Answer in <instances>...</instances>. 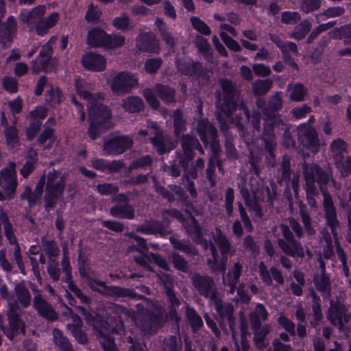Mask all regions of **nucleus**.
Here are the masks:
<instances>
[{
  "label": "nucleus",
  "mask_w": 351,
  "mask_h": 351,
  "mask_svg": "<svg viewBox=\"0 0 351 351\" xmlns=\"http://www.w3.org/2000/svg\"><path fill=\"white\" fill-rule=\"evenodd\" d=\"M312 24L310 21L305 19L294 27L290 37L295 40H302L310 32Z\"/></svg>",
  "instance_id": "41"
},
{
  "label": "nucleus",
  "mask_w": 351,
  "mask_h": 351,
  "mask_svg": "<svg viewBox=\"0 0 351 351\" xmlns=\"http://www.w3.org/2000/svg\"><path fill=\"white\" fill-rule=\"evenodd\" d=\"M125 38L121 34L108 35L106 40V45L104 47L108 49H116L123 46L125 43Z\"/></svg>",
  "instance_id": "59"
},
{
  "label": "nucleus",
  "mask_w": 351,
  "mask_h": 351,
  "mask_svg": "<svg viewBox=\"0 0 351 351\" xmlns=\"http://www.w3.org/2000/svg\"><path fill=\"white\" fill-rule=\"evenodd\" d=\"M191 283L195 291L202 297L210 301L218 297V290L214 279L208 275L195 273L191 276Z\"/></svg>",
  "instance_id": "9"
},
{
  "label": "nucleus",
  "mask_w": 351,
  "mask_h": 351,
  "mask_svg": "<svg viewBox=\"0 0 351 351\" xmlns=\"http://www.w3.org/2000/svg\"><path fill=\"white\" fill-rule=\"evenodd\" d=\"M174 135L178 138L182 134L186 131V121L184 119V114L181 110L177 109L173 115Z\"/></svg>",
  "instance_id": "44"
},
{
  "label": "nucleus",
  "mask_w": 351,
  "mask_h": 351,
  "mask_svg": "<svg viewBox=\"0 0 351 351\" xmlns=\"http://www.w3.org/2000/svg\"><path fill=\"white\" fill-rule=\"evenodd\" d=\"M138 86V78L128 71L117 73L112 78L110 85L112 90L121 94H127Z\"/></svg>",
  "instance_id": "13"
},
{
  "label": "nucleus",
  "mask_w": 351,
  "mask_h": 351,
  "mask_svg": "<svg viewBox=\"0 0 351 351\" xmlns=\"http://www.w3.org/2000/svg\"><path fill=\"white\" fill-rule=\"evenodd\" d=\"M155 25L157 27L162 40L170 48H174L177 43L176 38L169 31L163 20L160 18H157L155 21Z\"/></svg>",
  "instance_id": "35"
},
{
  "label": "nucleus",
  "mask_w": 351,
  "mask_h": 351,
  "mask_svg": "<svg viewBox=\"0 0 351 351\" xmlns=\"http://www.w3.org/2000/svg\"><path fill=\"white\" fill-rule=\"evenodd\" d=\"M302 168L305 180L304 188L306 192L308 204L312 208L317 207V203L315 199V196L319 195L318 189L315 186V182H317L324 196L323 207L325 213L326 221L327 222V216H328V212L329 210L334 212L335 218H337L332 197L325 189V186L327 185L329 182L331 181L335 183L330 169H328L327 170H324L317 164L306 163V162L302 163Z\"/></svg>",
  "instance_id": "2"
},
{
  "label": "nucleus",
  "mask_w": 351,
  "mask_h": 351,
  "mask_svg": "<svg viewBox=\"0 0 351 351\" xmlns=\"http://www.w3.org/2000/svg\"><path fill=\"white\" fill-rule=\"evenodd\" d=\"M330 149L334 158L339 162L343 159V154L347 149V145L343 139L337 138L332 142Z\"/></svg>",
  "instance_id": "49"
},
{
  "label": "nucleus",
  "mask_w": 351,
  "mask_h": 351,
  "mask_svg": "<svg viewBox=\"0 0 351 351\" xmlns=\"http://www.w3.org/2000/svg\"><path fill=\"white\" fill-rule=\"evenodd\" d=\"M328 215L327 225L329 226L333 236L338 258L341 261V265L347 264V254L341 247L340 243L338 241V233L337 230L340 227V222L337 218H335V213L332 210H328Z\"/></svg>",
  "instance_id": "20"
},
{
  "label": "nucleus",
  "mask_w": 351,
  "mask_h": 351,
  "mask_svg": "<svg viewBox=\"0 0 351 351\" xmlns=\"http://www.w3.org/2000/svg\"><path fill=\"white\" fill-rule=\"evenodd\" d=\"M195 45L198 51L204 56V58L209 62L213 59V55L210 52V45L208 40L202 36L197 35L195 38Z\"/></svg>",
  "instance_id": "46"
},
{
  "label": "nucleus",
  "mask_w": 351,
  "mask_h": 351,
  "mask_svg": "<svg viewBox=\"0 0 351 351\" xmlns=\"http://www.w3.org/2000/svg\"><path fill=\"white\" fill-rule=\"evenodd\" d=\"M213 240L217 245L222 255H227L230 252L232 248L231 243L219 228H215V234L213 236Z\"/></svg>",
  "instance_id": "36"
},
{
  "label": "nucleus",
  "mask_w": 351,
  "mask_h": 351,
  "mask_svg": "<svg viewBox=\"0 0 351 351\" xmlns=\"http://www.w3.org/2000/svg\"><path fill=\"white\" fill-rule=\"evenodd\" d=\"M169 241L175 250L181 251L189 256L198 254V250L189 241H183L173 237H170Z\"/></svg>",
  "instance_id": "37"
},
{
  "label": "nucleus",
  "mask_w": 351,
  "mask_h": 351,
  "mask_svg": "<svg viewBox=\"0 0 351 351\" xmlns=\"http://www.w3.org/2000/svg\"><path fill=\"white\" fill-rule=\"evenodd\" d=\"M277 243L282 252L287 256L294 257L298 256L303 258L304 256V249L300 243H288L282 239H278Z\"/></svg>",
  "instance_id": "31"
},
{
  "label": "nucleus",
  "mask_w": 351,
  "mask_h": 351,
  "mask_svg": "<svg viewBox=\"0 0 351 351\" xmlns=\"http://www.w3.org/2000/svg\"><path fill=\"white\" fill-rule=\"evenodd\" d=\"M162 64L160 58L147 59L145 62V69L149 74L153 75L158 72Z\"/></svg>",
  "instance_id": "63"
},
{
  "label": "nucleus",
  "mask_w": 351,
  "mask_h": 351,
  "mask_svg": "<svg viewBox=\"0 0 351 351\" xmlns=\"http://www.w3.org/2000/svg\"><path fill=\"white\" fill-rule=\"evenodd\" d=\"M133 140L125 135H112L104 142V151L109 155H119L130 149L133 145Z\"/></svg>",
  "instance_id": "14"
},
{
  "label": "nucleus",
  "mask_w": 351,
  "mask_h": 351,
  "mask_svg": "<svg viewBox=\"0 0 351 351\" xmlns=\"http://www.w3.org/2000/svg\"><path fill=\"white\" fill-rule=\"evenodd\" d=\"M263 154L262 152H250L249 156V163L250 165V172H253L257 177L260 176L263 169Z\"/></svg>",
  "instance_id": "38"
},
{
  "label": "nucleus",
  "mask_w": 351,
  "mask_h": 351,
  "mask_svg": "<svg viewBox=\"0 0 351 351\" xmlns=\"http://www.w3.org/2000/svg\"><path fill=\"white\" fill-rule=\"evenodd\" d=\"M136 231L143 234H154L156 233L162 234V225L159 221L151 219L146 221L142 225L136 228Z\"/></svg>",
  "instance_id": "42"
},
{
  "label": "nucleus",
  "mask_w": 351,
  "mask_h": 351,
  "mask_svg": "<svg viewBox=\"0 0 351 351\" xmlns=\"http://www.w3.org/2000/svg\"><path fill=\"white\" fill-rule=\"evenodd\" d=\"M94 282L104 288L97 291L99 294L104 297L143 300L145 308L141 317L140 326L145 332H156L165 321L163 311L156 302H152L145 296L137 294L133 289L119 286H108L106 282L97 280H95Z\"/></svg>",
  "instance_id": "1"
},
{
  "label": "nucleus",
  "mask_w": 351,
  "mask_h": 351,
  "mask_svg": "<svg viewBox=\"0 0 351 351\" xmlns=\"http://www.w3.org/2000/svg\"><path fill=\"white\" fill-rule=\"evenodd\" d=\"M273 85V81L268 78L266 80H257L252 84V90L255 96H262L267 94Z\"/></svg>",
  "instance_id": "45"
},
{
  "label": "nucleus",
  "mask_w": 351,
  "mask_h": 351,
  "mask_svg": "<svg viewBox=\"0 0 351 351\" xmlns=\"http://www.w3.org/2000/svg\"><path fill=\"white\" fill-rule=\"evenodd\" d=\"M178 138L182 147L181 153L195 156V147L199 145V141L196 136L186 134H182Z\"/></svg>",
  "instance_id": "33"
},
{
  "label": "nucleus",
  "mask_w": 351,
  "mask_h": 351,
  "mask_svg": "<svg viewBox=\"0 0 351 351\" xmlns=\"http://www.w3.org/2000/svg\"><path fill=\"white\" fill-rule=\"evenodd\" d=\"M312 311L313 318L310 320V325L313 328H316L318 326L324 319V315L322 312L321 304H312Z\"/></svg>",
  "instance_id": "64"
},
{
  "label": "nucleus",
  "mask_w": 351,
  "mask_h": 351,
  "mask_svg": "<svg viewBox=\"0 0 351 351\" xmlns=\"http://www.w3.org/2000/svg\"><path fill=\"white\" fill-rule=\"evenodd\" d=\"M326 317L331 325L337 327L339 332H343L345 324L351 319V313L346 305L337 298L336 301L330 300Z\"/></svg>",
  "instance_id": "8"
},
{
  "label": "nucleus",
  "mask_w": 351,
  "mask_h": 351,
  "mask_svg": "<svg viewBox=\"0 0 351 351\" xmlns=\"http://www.w3.org/2000/svg\"><path fill=\"white\" fill-rule=\"evenodd\" d=\"M34 292L39 293L37 289H32ZM33 306L37 311L38 314L42 317L49 321H56L58 318V314L40 293L36 295L33 298Z\"/></svg>",
  "instance_id": "19"
},
{
  "label": "nucleus",
  "mask_w": 351,
  "mask_h": 351,
  "mask_svg": "<svg viewBox=\"0 0 351 351\" xmlns=\"http://www.w3.org/2000/svg\"><path fill=\"white\" fill-rule=\"evenodd\" d=\"M254 341L257 346L265 347L264 341L267 337V335L270 331V327L269 325L265 324L260 329L254 330Z\"/></svg>",
  "instance_id": "56"
},
{
  "label": "nucleus",
  "mask_w": 351,
  "mask_h": 351,
  "mask_svg": "<svg viewBox=\"0 0 351 351\" xmlns=\"http://www.w3.org/2000/svg\"><path fill=\"white\" fill-rule=\"evenodd\" d=\"M65 176H60V171L53 169L47 175L45 193L44 195L45 210L49 212L57 204L64 191Z\"/></svg>",
  "instance_id": "5"
},
{
  "label": "nucleus",
  "mask_w": 351,
  "mask_h": 351,
  "mask_svg": "<svg viewBox=\"0 0 351 351\" xmlns=\"http://www.w3.org/2000/svg\"><path fill=\"white\" fill-rule=\"evenodd\" d=\"M281 176L278 178V182L280 184L283 182H289L291 179V169L290 159L288 156H283L280 162Z\"/></svg>",
  "instance_id": "53"
},
{
  "label": "nucleus",
  "mask_w": 351,
  "mask_h": 351,
  "mask_svg": "<svg viewBox=\"0 0 351 351\" xmlns=\"http://www.w3.org/2000/svg\"><path fill=\"white\" fill-rule=\"evenodd\" d=\"M276 131L272 120V117H265L263 124V132L261 136V139L263 141L264 144L273 145L276 143Z\"/></svg>",
  "instance_id": "28"
},
{
  "label": "nucleus",
  "mask_w": 351,
  "mask_h": 351,
  "mask_svg": "<svg viewBox=\"0 0 351 351\" xmlns=\"http://www.w3.org/2000/svg\"><path fill=\"white\" fill-rule=\"evenodd\" d=\"M123 109L130 114L139 113L144 110V101L138 96H128L121 100Z\"/></svg>",
  "instance_id": "27"
},
{
  "label": "nucleus",
  "mask_w": 351,
  "mask_h": 351,
  "mask_svg": "<svg viewBox=\"0 0 351 351\" xmlns=\"http://www.w3.org/2000/svg\"><path fill=\"white\" fill-rule=\"evenodd\" d=\"M307 91V88L302 83H296L292 88V93L289 98L293 101H303Z\"/></svg>",
  "instance_id": "57"
},
{
  "label": "nucleus",
  "mask_w": 351,
  "mask_h": 351,
  "mask_svg": "<svg viewBox=\"0 0 351 351\" xmlns=\"http://www.w3.org/2000/svg\"><path fill=\"white\" fill-rule=\"evenodd\" d=\"M196 130L205 147L208 146V141L217 136V129L206 119L198 120Z\"/></svg>",
  "instance_id": "23"
},
{
  "label": "nucleus",
  "mask_w": 351,
  "mask_h": 351,
  "mask_svg": "<svg viewBox=\"0 0 351 351\" xmlns=\"http://www.w3.org/2000/svg\"><path fill=\"white\" fill-rule=\"evenodd\" d=\"M110 214L114 217L126 219H133L135 217L134 208L130 204L113 206L110 209Z\"/></svg>",
  "instance_id": "29"
},
{
  "label": "nucleus",
  "mask_w": 351,
  "mask_h": 351,
  "mask_svg": "<svg viewBox=\"0 0 351 351\" xmlns=\"http://www.w3.org/2000/svg\"><path fill=\"white\" fill-rule=\"evenodd\" d=\"M190 21L193 27L199 33L205 36H209L211 34L210 28L199 17L191 16L190 18Z\"/></svg>",
  "instance_id": "58"
},
{
  "label": "nucleus",
  "mask_w": 351,
  "mask_h": 351,
  "mask_svg": "<svg viewBox=\"0 0 351 351\" xmlns=\"http://www.w3.org/2000/svg\"><path fill=\"white\" fill-rule=\"evenodd\" d=\"M329 34L335 39H343L345 45H351V24L335 28Z\"/></svg>",
  "instance_id": "40"
},
{
  "label": "nucleus",
  "mask_w": 351,
  "mask_h": 351,
  "mask_svg": "<svg viewBox=\"0 0 351 351\" xmlns=\"http://www.w3.org/2000/svg\"><path fill=\"white\" fill-rule=\"evenodd\" d=\"M186 316L193 330H199L203 326V321L197 313L189 306L186 308Z\"/></svg>",
  "instance_id": "52"
},
{
  "label": "nucleus",
  "mask_w": 351,
  "mask_h": 351,
  "mask_svg": "<svg viewBox=\"0 0 351 351\" xmlns=\"http://www.w3.org/2000/svg\"><path fill=\"white\" fill-rule=\"evenodd\" d=\"M15 167V162H10L8 167L1 171L0 186L5 191L8 199L13 198L17 186Z\"/></svg>",
  "instance_id": "16"
},
{
  "label": "nucleus",
  "mask_w": 351,
  "mask_h": 351,
  "mask_svg": "<svg viewBox=\"0 0 351 351\" xmlns=\"http://www.w3.org/2000/svg\"><path fill=\"white\" fill-rule=\"evenodd\" d=\"M213 72L203 66L202 64L195 62L193 68V76H196L203 83H208Z\"/></svg>",
  "instance_id": "51"
},
{
  "label": "nucleus",
  "mask_w": 351,
  "mask_h": 351,
  "mask_svg": "<svg viewBox=\"0 0 351 351\" xmlns=\"http://www.w3.org/2000/svg\"><path fill=\"white\" fill-rule=\"evenodd\" d=\"M195 62L191 60H176L177 69L182 74L193 76V68Z\"/></svg>",
  "instance_id": "55"
},
{
  "label": "nucleus",
  "mask_w": 351,
  "mask_h": 351,
  "mask_svg": "<svg viewBox=\"0 0 351 351\" xmlns=\"http://www.w3.org/2000/svg\"><path fill=\"white\" fill-rule=\"evenodd\" d=\"M168 187L170 189L171 191L158 183L154 184L156 192L160 194L164 199H166L169 202H173L176 200L174 194L171 193L172 191L178 196V199L182 204L189 205L188 202L189 197L181 186L170 184Z\"/></svg>",
  "instance_id": "17"
},
{
  "label": "nucleus",
  "mask_w": 351,
  "mask_h": 351,
  "mask_svg": "<svg viewBox=\"0 0 351 351\" xmlns=\"http://www.w3.org/2000/svg\"><path fill=\"white\" fill-rule=\"evenodd\" d=\"M106 32L100 28L95 27L88 32L87 43L91 47H104L106 45V40L108 37Z\"/></svg>",
  "instance_id": "30"
},
{
  "label": "nucleus",
  "mask_w": 351,
  "mask_h": 351,
  "mask_svg": "<svg viewBox=\"0 0 351 351\" xmlns=\"http://www.w3.org/2000/svg\"><path fill=\"white\" fill-rule=\"evenodd\" d=\"M282 108V93L276 92L274 95L269 97L267 105L263 109V113L265 117H274L278 115L276 112Z\"/></svg>",
  "instance_id": "26"
},
{
  "label": "nucleus",
  "mask_w": 351,
  "mask_h": 351,
  "mask_svg": "<svg viewBox=\"0 0 351 351\" xmlns=\"http://www.w3.org/2000/svg\"><path fill=\"white\" fill-rule=\"evenodd\" d=\"M313 282L317 290L323 294L324 299L328 300L331 298V281L327 274H315Z\"/></svg>",
  "instance_id": "25"
},
{
  "label": "nucleus",
  "mask_w": 351,
  "mask_h": 351,
  "mask_svg": "<svg viewBox=\"0 0 351 351\" xmlns=\"http://www.w3.org/2000/svg\"><path fill=\"white\" fill-rule=\"evenodd\" d=\"M299 209L302 222L306 234L309 236H315L316 234V230L314 228L312 223V219L308 213L306 206L300 202L299 204Z\"/></svg>",
  "instance_id": "39"
},
{
  "label": "nucleus",
  "mask_w": 351,
  "mask_h": 351,
  "mask_svg": "<svg viewBox=\"0 0 351 351\" xmlns=\"http://www.w3.org/2000/svg\"><path fill=\"white\" fill-rule=\"evenodd\" d=\"M75 89L78 95L89 104L87 134L91 141H95L107 130L113 128L112 110L104 105L95 95L84 90L81 80L76 81Z\"/></svg>",
  "instance_id": "3"
},
{
  "label": "nucleus",
  "mask_w": 351,
  "mask_h": 351,
  "mask_svg": "<svg viewBox=\"0 0 351 351\" xmlns=\"http://www.w3.org/2000/svg\"><path fill=\"white\" fill-rule=\"evenodd\" d=\"M219 85L223 93L221 97L219 95L215 104L216 108L227 117H232L237 108L240 109V104L245 102L235 83L224 78L219 80Z\"/></svg>",
  "instance_id": "4"
},
{
  "label": "nucleus",
  "mask_w": 351,
  "mask_h": 351,
  "mask_svg": "<svg viewBox=\"0 0 351 351\" xmlns=\"http://www.w3.org/2000/svg\"><path fill=\"white\" fill-rule=\"evenodd\" d=\"M53 49L49 42L42 46L39 55L31 62V71L34 74L40 71L51 73L56 70V61L52 59Z\"/></svg>",
  "instance_id": "10"
},
{
  "label": "nucleus",
  "mask_w": 351,
  "mask_h": 351,
  "mask_svg": "<svg viewBox=\"0 0 351 351\" xmlns=\"http://www.w3.org/2000/svg\"><path fill=\"white\" fill-rule=\"evenodd\" d=\"M5 136L8 145L13 147L18 144L19 138L16 127L7 125L5 129Z\"/></svg>",
  "instance_id": "62"
},
{
  "label": "nucleus",
  "mask_w": 351,
  "mask_h": 351,
  "mask_svg": "<svg viewBox=\"0 0 351 351\" xmlns=\"http://www.w3.org/2000/svg\"><path fill=\"white\" fill-rule=\"evenodd\" d=\"M156 94L167 104L176 103V90L168 85L156 84L154 89L145 88L143 91L144 97L153 109L156 110L160 107V101Z\"/></svg>",
  "instance_id": "7"
},
{
  "label": "nucleus",
  "mask_w": 351,
  "mask_h": 351,
  "mask_svg": "<svg viewBox=\"0 0 351 351\" xmlns=\"http://www.w3.org/2000/svg\"><path fill=\"white\" fill-rule=\"evenodd\" d=\"M84 68L95 72L103 71L106 67V60L100 54L88 52L82 58Z\"/></svg>",
  "instance_id": "22"
},
{
  "label": "nucleus",
  "mask_w": 351,
  "mask_h": 351,
  "mask_svg": "<svg viewBox=\"0 0 351 351\" xmlns=\"http://www.w3.org/2000/svg\"><path fill=\"white\" fill-rule=\"evenodd\" d=\"M212 302L215 303V308L219 316L217 322L220 327L222 330H226V325L225 324V319H226L230 330L234 337L236 331V325L235 317L233 315L234 309L233 304L228 302H223L218 297Z\"/></svg>",
  "instance_id": "12"
},
{
  "label": "nucleus",
  "mask_w": 351,
  "mask_h": 351,
  "mask_svg": "<svg viewBox=\"0 0 351 351\" xmlns=\"http://www.w3.org/2000/svg\"><path fill=\"white\" fill-rule=\"evenodd\" d=\"M136 47L140 51L158 53L160 52L159 40L152 34H141L137 37Z\"/></svg>",
  "instance_id": "21"
},
{
  "label": "nucleus",
  "mask_w": 351,
  "mask_h": 351,
  "mask_svg": "<svg viewBox=\"0 0 351 351\" xmlns=\"http://www.w3.org/2000/svg\"><path fill=\"white\" fill-rule=\"evenodd\" d=\"M169 258L175 269L186 274L190 272L188 261L178 252H172Z\"/></svg>",
  "instance_id": "48"
},
{
  "label": "nucleus",
  "mask_w": 351,
  "mask_h": 351,
  "mask_svg": "<svg viewBox=\"0 0 351 351\" xmlns=\"http://www.w3.org/2000/svg\"><path fill=\"white\" fill-rule=\"evenodd\" d=\"M195 156L182 154L181 152H176V158L178 160L179 167H182L184 170L186 180L189 178L197 179L198 177L197 173L194 169H192V164L191 162L194 160Z\"/></svg>",
  "instance_id": "24"
},
{
  "label": "nucleus",
  "mask_w": 351,
  "mask_h": 351,
  "mask_svg": "<svg viewBox=\"0 0 351 351\" xmlns=\"http://www.w3.org/2000/svg\"><path fill=\"white\" fill-rule=\"evenodd\" d=\"M243 111L245 117L246 122L251 123L254 130L260 132L261 130V114L258 110H253L252 112L250 110L245 104H240V109Z\"/></svg>",
  "instance_id": "34"
},
{
  "label": "nucleus",
  "mask_w": 351,
  "mask_h": 351,
  "mask_svg": "<svg viewBox=\"0 0 351 351\" xmlns=\"http://www.w3.org/2000/svg\"><path fill=\"white\" fill-rule=\"evenodd\" d=\"M298 139L304 147L313 153H317L319 147V139L316 130L307 124H302L298 128Z\"/></svg>",
  "instance_id": "15"
},
{
  "label": "nucleus",
  "mask_w": 351,
  "mask_h": 351,
  "mask_svg": "<svg viewBox=\"0 0 351 351\" xmlns=\"http://www.w3.org/2000/svg\"><path fill=\"white\" fill-rule=\"evenodd\" d=\"M164 351H182V343L181 338L175 335H171L164 339Z\"/></svg>",
  "instance_id": "50"
},
{
  "label": "nucleus",
  "mask_w": 351,
  "mask_h": 351,
  "mask_svg": "<svg viewBox=\"0 0 351 351\" xmlns=\"http://www.w3.org/2000/svg\"><path fill=\"white\" fill-rule=\"evenodd\" d=\"M6 13L5 2L0 0V45L2 48L11 47L12 35L16 31V22L14 16H9L5 23H2V19Z\"/></svg>",
  "instance_id": "11"
},
{
  "label": "nucleus",
  "mask_w": 351,
  "mask_h": 351,
  "mask_svg": "<svg viewBox=\"0 0 351 351\" xmlns=\"http://www.w3.org/2000/svg\"><path fill=\"white\" fill-rule=\"evenodd\" d=\"M53 341L61 351H73V346L69 339L63 335L62 332L58 329L53 330Z\"/></svg>",
  "instance_id": "43"
},
{
  "label": "nucleus",
  "mask_w": 351,
  "mask_h": 351,
  "mask_svg": "<svg viewBox=\"0 0 351 351\" xmlns=\"http://www.w3.org/2000/svg\"><path fill=\"white\" fill-rule=\"evenodd\" d=\"M153 162V158L149 155H145L136 160H133L129 167L128 171L130 172L134 169L138 168H143L147 166H150Z\"/></svg>",
  "instance_id": "61"
},
{
  "label": "nucleus",
  "mask_w": 351,
  "mask_h": 351,
  "mask_svg": "<svg viewBox=\"0 0 351 351\" xmlns=\"http://www.w3.org/2000/svg\"><path fill=\"white\" fill-rule=\"evenodd\" d=\"M14 292L17 298V303L23 308H26L31 304L32 295L25 287L23 281L18 282L15 285Z\"/></svg>",
  "instance_id": "32"
},
{
  "label": "nucleus",
  "mask_w": 351,
  "mask_h": 351,
  "mask_svg": "<svg viewBox=\"0 0 351 351\" xmlns=\"http://www.w3.org/2000/svg\"><path fill=\"white\" fill-rule=\"evenodd\" d=\"M150 142L154 149L159 156L168 154L176 148V144L172 138L164 131H158L150 138Z\"/></svg>",
  "instance_id": "18"
},
{
  "label": "nucleus",
  "mask_w": 351,
  "mask_h": 351,
  "mask_svg": "<svg viewBox=\"0 0 351 351\" xmlns=\"http://www.w3.org/2000/svg\"><path fill=\"white\" fill-rule=\"evenodd\" d=\"M41 245L49 261L55 260L59 255L60 250L54 240L48 241L45 237L41 238Z\"/></svg>",
  "instance_id": "47"
},
{
  "label": "nucleus",
  "mask_w": 351,
  "mask_h": 351,
  "mask_svg": "<svg viewBox=\"0 0 351 351\" xmlns=\"http://www.w3.org/2000/svg\"><path fill=\"white\" fill-rule=\"evenodd\" d=\"M64 99V96L59 88L54 90L52 87L48 89L45 93V101L51 106L60 104Z\"/></svg>",
  "instance_id": "54"
},
{
  "label": "nucleus",
  "mask_w": 351,
  "mask_h": 351,
  "mask_svg": "<svg viewBox=\"0 0 351 351\" xmlns=\"http://www.w3.org/2000/svg\"><path fill=\"white\" fill-rule=\"evenodd\" d=\"M23 313L24 311L16 300L8 302L6 317L9 327L5 330V335L9 340L13 341L20 333L25 335L26 324L21 318Z\"/></svg>",
  "instance_id": "6"
},
{
  "label": "nucleus",
  "mask_w": 351,
  "mask_h": 351,
  "mask_svg": "<svg viewBox=\"0 0 351 351\" xmlns=\"http://www.w3.org/2000/svg\"><path fill=\"white\" fill-rule=\"evenodd\" d=\"M345 12L346 10L343 7L337 6L328 8L323 12L317 15L316 19L317 20H319V19L322 18L324 20H325L329 18L337 17L343 15Z\"/></svg>",
  "instance_id": "60"
}]
</instances>
